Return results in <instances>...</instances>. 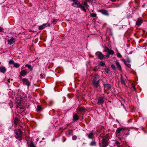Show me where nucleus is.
I'll use <instances>...</instances> for the list:
<instances>
[{"mask_svg": "<svg viewBox=\"0 0 147 147\" xmlns=\"http://www.w3.org/2000/svg\"><path fill=\"white\" fill-rule=\"evenodd\" d=\"M96 70V68H94L93 69V70L94 71H95Z\"/></svg>", "mask_w": 147, "mask_h": 147, "instance_id": "nucleus-46", "label": "nucleus"}, {"mask_svg": "<svg viewBox=\"0 0 147 147\" xmlns=\"http://www.w3.org/2000/svg\"><path fill=\"white\" fill-rule=\"evenodd\" d=\"M73 132V131L72 130H70L69 131V135H72V134Z\"/></svg>", "mask_w": 147, "mask_h": 147, "instance_id": "nucleus-39", "label": "nucleus"}, {"mask_svg": "<svg viewBox=\"0 0 147 147\" xmlns=\"http://www.w3.org/2000/svg\"><path fill=\"white\" fill-rule=\"evenodd\" d=\"M3 29L0 27V32H2Z\"/></svg>", "mask_w": 147, "mask_h": 147, "instance_id": "nucleus-43", "label": "nucleus"}, {"mask_svg": "<svg viewBox=\"0 0 147 147\" xmlns=\"http://www.w3.org/2000/svg\"><path fill=\"white\" fill-rule=\"evenodd\" d=\"M90 16L92 17H95L96 16V14L95 13H92Z\"/></svg>", "mask_w": 147, "mask_h": 147, "instance_id": "nucleus-32", "label": "nucleus"}, {"mask_svg": "<svg viewBox=\"0 0 147 147\" xmlns=\"http://www.w3.org/2000/svg\"><path fill=\"white\" fill-rule=\"evenodd\" d=\"M29 31L30 32H31V30H30Z\"/></svg>", "mask_w": 147, "mask_h": 147, "instance_id": "nucleus-53", "label": "nucleus"}, {"mask_svg": "<svg viewBox=\"0 0 147 147\" xmlns=\"http://www.w3.org/2000/svg\"><path fill=\"white\" fill-rule=\"evenodd\" d=\"M15 120H17V119H16V118L15 119Z\"/></svg>", "mask_w": 147, "mask_h": 147, "instance_id": "nucleus-52", "label": "nucleus"}, {"mask_svg": "<svg viewBox=\"0 0 147 147\" xmlns=\"http://www.w3.org/2000/svg\"><path fill=\"white\" fill-rule=\"evenodd\" d=\"M27 74V71L24 70H22L20 73V75L23 76H25Z\"/></svg>", "mask_w": 147, "mask_h": 147, "instance_id": "nucleus-14", "label": "nucleus"}, {"mask_svg": "<svg viewBox=\"0 0 147 147\" xmlns=\"http://www.w3.org/2000/svg\"><path fill=\"white\" fill-rule=\"evenodd\" d=\"M79 8H80L82 10H83L84 11L86 12V10L84 8V7L81 5V4L80 5V7H79Z\"/></svg>", "mask_w": 147, "mask_h": 147, "instance_id": "nucleus-23", "label": "nucleus"}, {"mask_svg": "<svg viewBox=\"0 0 147 147\" xmlns=\"http://www.w3.org/2000/svg\"><path fill=\"white\" fill-rule=\"evenodd\" d=\"M6 71V69L4 67H0V71L1 72L4 73Z\"/></svg>", "mask_w": 147, "mask_h": 147, "instance_id": "nucleus-18", "label": "nucleus"}, {"mask_svg": "<svg viewBox=\"0 0 147 147\" xmlns=\"http://www.w3.org/2000/svg\"><path fill=\"white\" fill-rule=\"evenodd\" d=\"M102 146L101 147H106L108 144V141L109 139V135L108 134H106L102 137Z\"/></svg>", "mask_w": 147, "mask_h": 147, "instance_id": "nucleus-1", "label": "nucleus"}, {"mask_svg": "<svg viewBox=\"0 0 147 147\" xmlns=\"http://www.w3.org/2000/svg\"><path fill=\"white\" fill-rule=\"evenodd\" d=\"M96 145V142L95 140H93L90 142V146H94Z\"/></svg>", "mask_w": 147, "mask_h": 147, "instance_id": "nucleus-21", "label": "nucleus"}, {"mask_svg": "<svg viewBox=\"0 0 147 147\" xmlns=\"http://www.w3.org/2000/svg\"><path fill=\"white\" fill-rule=\"evenodd\" d=\"M116 65L118 70L119 71H121V67L120 65V64L118 62H116Z\"/></svg>", "mask_w": 147, "mask_h": 147, "instance_id": "nucleus-16", "label": "nucleus"}, {"mask_svg": "<svg viewBox=\"0 0 147 147\" xmlns=\"http://www.w3.org/2000/svg\"><path fill=\"white\" fill-rule=\"evenodd\" d=\"M98 75L97 74H96L94 76L92 82V84L94 88H96L99 86V84L100 82V80L97 81Z\"/></svg>", "mask_w": 147, "mask_h": 147, "instance_id": "nucleus-2", "label": "nucleus"}, {"mask_svg": "<svg viewBox=\"0 0 147 147\" xmlns=\"http://www.w3.org/2000/svg\"><path fill=\"white\" fill-rule=\"evenodd\" d=\"M120 144L119 142L117 141H116L115 142V144L118 146L120 145Z\"/></svg>", "mask_w": 147, "mask_h": 147, "instance_id": "nucleus-35", "label": "nucleus"}, {"mask_svg": "<svg viewBox=\"0 0 147 147\" xmlns=\"http://www.w3.org/2000/svg\"><path fill=\"white\" fill-rule=\"evenodd\" d=\"M45 139L44 138H42V140H44Z\"/></svg>", "mask_w": 147, "mask_h": 147, "instance_id": "nucleus-49", "label": "nucleus"}, {"mask_svg": "<svg viewBox=\"0 0 147 147\" xmlns=\"http://www.w3.org/2000/svg\"><path fill=\"white\" fill-rule=\"evenodd\" d=\"M121 82L122 84H125V82L123 78L122 75H121Z\"/></svg>", "mask_w": 147, "mask_h": 147, "instance_id": "nucleus-22", "label": "nucleus"}, {"mask_svg": "<svg viewBox=\"0 0 147 147\" xmlns=\"http://www.w3.org/2000/svg\"><path fill=\"white\" fill-rule=\"evenodd\" d=\"M97 53L98 54L97 56L99 59L102 60L103 59L105 56L101 52H98Z\"/></svg>", "mask_w": 147, "mask_h": 147, "instance_id": "nucleus-10", "label": "nucleus"}, {"mask_svg": "<svg viewBox=\"0 0 147 147\" xmlns=\"http://www.w3.org/2000/svg\"><path fill=\"white\" fill-rule=\"evenodd\" d=\"M126 132L125 129L124 128H119L116 130V133L120 135H124Z\"/></svg>", "mask_w": 147, "mask_h": 147, "instance_id": "nucleus-4", "label": "nucleus"}, {"mask_svg": "<svg viewBox=\"0 0 147 147\" xmlns=\"http://www.w3.org/2000/svg\"><path fill=\"white\" fill-rule=\"evenodd\" d=\"M105 63L101 61L98 64V66H103L105 65Z\"/></svg>", "mask_w": 147, "mask_h": 147, "instance_id": "nucleus-25", "label": "nucleus"}, {"mask_svg": "<svg viewBox=\"0 0 147 147\" xmlns=\"http://www.w3.org/2000/svg\"><path fill=\"white\" fill-rule=\"evenodd\" d=\"M57 21V20L56 19H54L52 22V23L54 24H55L56 23V22Z\"/></svg>", "mask_w": 147, "mask_h": 147, "instance_id": "nucleus-38", "label": "nucleus"}, {"mask_svg": "<svg viewBox=\"0 0 147 147\" xmlns=\"http://www.w3.org/2000/svg\"><path fill=\"white\" fill-rule=\"evenodd\" d=\"M14 63V61L12 60H11L9 61V63L10 65H13Z\"/></svg>", "mask_w": 147, "mask_h": 147, "instance_id": "nucleus-29", "label": "nucleus"}, {"mask_svg": "<svg viewBox=\"0 0 147 147\" xmlns=\"http://www.w3.org/2000/svg\"><path fill=\"white\" fill-rule=\"evenodd\" d=\"M112 2H115L116 1V0H111Z\"/></svg>", "mask_w": 147, "mask_h": 147, "instance_id": "nucleus-47", "label": "nucleus"}, {"mask_svg": "<svg viewBox=\"0 0 147 147\" xmlns=\"http://www.w3.org/2000/svg\"><path fill=\"white\" fill-rule=\"evenodd\" d=\"M79 116L77 114H75L73 116V120L74 121H76L78 119Z\"/></svg>", "mask_w": 147, "mask_h": 147, "instance_id": "nucleus-19", "label": "nucleus"}, {"mask_svg": "<svg viewBox=\"0 0 147 147\" xmlns=\"http://www.w3.org/2000/svg\"><path fill=\"white\" fill-rule=\"evenodd\" d=\"M40 77L41 78H44V76L42 74H40Z\"/></svg>", "mask_w": 147, "mask_h": 147, "instance_id": "nucleus-42", "label": "nucleus"}, {"mask_svg": "<svg viewBox=\"0 0 147 147\" xmlns=\"http://www.w3.org/2000/svg\"><path fill=\"white\" fill-rule=\"evenodd\" d=\"M94 135V133L91 132L89 134L87 135L88 138L90 139H93V136Z\"/></svg>", "mask_w": 147, "mask_h": 147, "instance_id": "nucleus-13", "label": "nucleus"}, {"mask_svg": "<svg viewBox=\"0 0 147 147\" xmlns=\"http://www.w3.org/2000/svg\"><path fill=\"white\" fill-rule=\"evenodd\" d=\"M142 23V20L140 19H138L136 22V25L139 26Z\"/></svg>", "mask_w": 147, "mask_h": 147, "instance_id": "nucleus-17", "label": "nucleus"}, {"mask_svg": "<svg viewBox=\"0 0 147 147\" xmlns=\"http://www.w3.org/2000/svg\"><path fill=\"white\" fill-rule=\"evenodd\" d=\"M80 3L78 1L75 0L72 3V5L74 7L78 8L80 7Z\"/></svg>", "mask_w": 147, "mask_h": 147, "instance_id": "nucleus-6", "label": "nucleus"}, {"mask_svg": "<svg viewBox=\"0 0 147 147\" xmlns=\"http://www.w3.org/2000/svg\"><path fill=\"white\" fill-rule=\"evenodd\" d=\"M104 102V98L100 97L98 100V103L100 104H102Z\"/></svg>", "mask_w": 147, "mask_h": 147, "instance_id": "nucleus-12", "label": "nucleus"}, {"mask_svg": "<svg viewBox=\"0 0 147 147\" xmlns=\"http://www.w3.org/2000/svg\"><path fill=\"white\" fill-rule=\"evenodd\" d=\"M85 109L82 107L79 108V111H84Z\"/></svg>", "mask_w": 147, "mask_h": 147, "instance_id": "nucleus-33", "label": "nucleus"}, {"mask_svg": "<svg viewBox=\"0 0 147 147\" xmlns=\"http://www.w3.org/2000/svg\"><path fill=\"white\" fill-rule=\"evenodd\" d=\"M22 82L24 84L27 86H29L30 85V82L27 79L24 78L23 79Z\"/></svg>", "mask_w": 147, "mask_h": 147, "instance_id": "nucleus-7", "label": "nucleus"}, {"mask_svg": "<svg viewBox=\"0 0 147 147\" xmlns=\"http://www.w3.org/2000/svg\"><path fill=\"white\" fill-rule=\"evenodd\" d=\"M117 57L119 58L122 57V56L119 53H117Z\"/></svg>", "mask_w": 147, "mask_h": 147, "instance_id": "nucleus-36", "label": "nucleus"}, {"mask_svg": "<svg viewBox=\"0 0 147 147\" xmlns=\"http://www.w3.org/2000/svg\"><path fill=\"white\" fill-rule=\"evenodd\" d=\"M25 66L28 67V68L30 69L31 70H32V69L31 68V66L30 65L26 64L25 65Z\"/></svg>", "mask_w": 147, "mask_h": 147, "instance_id": "nucleus-27", "label": "nucleus"}, {"mask_svg": "<svg viewBox=\"0 0 147 147\" xmlns=\"http://www.w3.org/2000/svg\"><path fill=\"white\" fill-rule=\"evenodd\" d=\"M77 138L76 136H74L72 137V139L73 140H75Z\"/></svg>", "mask_w": 147, "mask_h": 147, "instance_id": "nucleus-40", "label": "nucleus"}, {"mask_svg": "<svg viewBox=\"0 0 147 147\" xmlns=\"http://www.w3.org/2000/svg\"><path fill=\"white\" fill-rule=\"evenodd\" d=\"M105 51L106 52H107L108 51H109V49L107 47H105Z\"/></svg>", "mask_w": 147, "mask_h": 147, "instance_id": "nucleus-34", "label": "nucleus"}, {"mask_svg": "<svg viewBox=\"0 0 147 147\" xmlns=\"http://www.w3.org/2000/svg\"><path fill=\"white\" fill-rule=\"evenodd\" d=\"M104 70H105V71L107 73V74L109 73V69L108 67H105V68Z\"/></svg>", "mask_w": 147, "mask_h": 147, "instance_id": "nucleus-28", "label": "nucleus"}, {"mask_svg": "<svg viewBox=\"0 0 147 147\" xmlns=\"http://www.w3.org/2000/svg\"><path fill=\"white\" fill-rule=\"evenodd\" d=\"M114 54V52L113 50H109V51H108L106 55V57H107L109 58L110 56V55H113Z\"/></svg>", "mask_w": 147, "mask_h": 147, "instance_id": "nucleus-11", "label": "nucleus"}, {"mask_svg": "<svg viewBox=\"0 0 147 147\" xmlns=\"http://www.w3.org/2000/svg\"><path fill=\"white\" fill-rule=\"evenodd\" d=\"M83 4L85 6L89 7V5H88V4L85 2H83Z\"/></svg>", "mask_w": 147, "mask_h": 147, "instance_id": "nucleus-37", "label": "nucleus"}, {"mask_svg": "<svg viewBox=\"0 0 147 147\" xmlns=\"http://www.w3.org/2000/svg\"><path fill=\"white\" fill-rule=\"evenodd\" d=\"M16 102L17 104V107L20 109H24L25 107L24 104L21 103L22 98L20 97H18L16 99Z\"/></svg>", "mask_w": 147, "mask_h": 147, "instance_id": "nucleus-3", "label": "nucleus"}, {"mask_svg": "<svg viewBox=\"0 0 147 147\" xmlns=\"http://www.w3.org/2000/svg\"><path fill=\"white\" fill-rule=\"evenodd\" d=\"M20 66V64L17 63H15L13 64V67L16 68L19 67Z\"/></svg>", "mask_w": 147, "mask_h": 147, "instance_id": "nucleus-24", "label": "nucleus"}, {"mask_svg": "<svg viewBox=\"0 0 147 147\" xmlns=\"http://www.w3.org/2000/svg\"><path fill=\"white\" fill-rule=\"evenodd\" d=\"M47 24V25L48 26H50V24Z\"/></svg>", "mask_w": 147, "mask_h": 147, "instance_id": "nucleus-48", "label": "nucleus"}, {"mask_svg": "<svg viewBox=\"0 0 147 147\" xmlns=\"http://www.w3.org/2000/svg\"><path fill=\"white\" fill-rule=\"evenodd\" d=\"M119 140L121 141V142H122L121 138H119Z\"/></svg>", "mask_w": 147, "mask_h": 147, "instance_id": "nucleus-51", "label": "nucleus"}, {"mask_svg": "<svg viewBox=\"0 0 147 147\" xmlns=\"http://www.w3.org/2000/svg\"><path fill=\"white\" fill-rule=\"evenodd\" d=\"M121 103V105H122L123 106V107L125 109H126L125 108V107L124 106V105H123V104H122V103Z\"/></svg>", "mask_w": 147, "mask_h": 147, "instance_id": "nucleus-45", "label": "nucleus"}, {"mask_svg": "<svg viewBox=\"0 0 147 147\" xmlns=\"http://www.w3.org/2000/svg\"><path fill=\"white\" fill-rule=\"evenodd\" d=\"M132 88L134 90H136V87L134 86H133Z\"/></svg>", "mask_w": 147, "mask_h": 147, "instance_id": "nucleus-44", "label": "nucleus"}, {"mask_svg": "<svg viewBox=\"0 0 147 147\" xmlns=\"http://www.w3.org/2000/svg\"><path fill=\"white\" fill-rule=\"evenodd\" d=\"M111 66L113 70H116V67L114 65H113V64L111 65Z\"/></svg>", "mask_w": 147, "mask_h": 147, "instance_id": "nucleus-31", "label": "nucleus"}, {"mask_svg": "<svg viewBox=\"0 0 147 147\" xmlns=\"http://www.w3.org/2000/svg\"><path fill=\"white\" fill-rule=\"evenodd\" d=\"M8 82H9L10 81H9V79H8Z\"/></svg>", "mask_w": 147, "mask_h": 147, "instance_id": "nucleus-50", "label": "nucleus"}, {"mask_svg": "<svg viewBox=\"0 0 147 147\" xmlns=\"http://www.w3.org/2000/svg\"><path fill=\"white\" fill-rule=\"evenodd\" d=\"M30 147H36L32 142H31L30 144Z\"/></svg>", "mask_w": 147, "mask_h": 147, "instance_id": "nucleus-30", "label": "nucleus"}, {"mask_svg": "<svg viewBox=\"0 0 147 147\" xmlns=\"http://www.w3.org/2000/svg\"><path fill=\"white\" fill-rule=\"evenodd\" d=\"M16 41L15 39L13 37L11 38L9 40H8V44L9 45H11L14 43Z\"/></svg>", "mask_w": 147, "mask_h": 147, "instance_id": "nucleus-9", "label": "nucleus"}, {"mask_svg": "<svg viewBox=\"0 0 147 147\" xmlns=\"http://www.w3.org/2000/svg\"><path fill=\"white\" fill-rule=\"evenodd\" d=\"M98 12H101L102 14L107 16H109V13L105 9L99 10Z\"/></svg>", "mask_w": 147, "mask_h": 147, "instance_id": "nucleus-8", "label": "nucleus"}, {"mask_svg": "<svg viewBox=\"0 0 147 147\" xmlns=\"http://www.w3.org/2000/svg\"><path fill=\"white\" fill-rule=\"evenodd\" d=\"M22 133V131L18 129L17 130L16 132V138H21Z\"/></svg>", "mask_w": 147, "mask_h": 147, "instance_id": "nucleus-5", "label": "nucleus"}, {"mask_svg": "<svg viewBox=\"0 0 147 147\" xmlns=\"http://www.w3.org/2000/svg\"><path fill=\"white\" fill-rule=\"evenodd\" d=\"M47 24H43L42 25L38 27V29L40 30H42L45 28Z\"/></svg>", "mask_w": 147, "mask_h": 147, "instance_id": "nucleus-15", "label": "nucleus"}, {"mask_svg": "<svg viewBox=\"0 0 147 147\" xmlns=\"http://www.w3.org/2000/svg\"><path fill=\"white\" fill-rule=\"evenodd\" d=\"M124 64H125L126 65V66H127L128 67H129V65H127V64H126V61L124 60Z\"/></svg>", "mask_w": 147, "mask_h": 147, "instance_id": "nucleus-41", "label": "nucleus"}, {"mask_svg": "<svg viewBox=\"0 0 147 147\" xmlns=\"http://www.w3.org/2000/svg\"><path fill=\"white\" fill-rule=\"evenodd\" d=\"M37 110L38 111H41L42 110V108L40 105H38L37 106Z\"/></svg>", "mask_w": 147, "mask_h": 147, "instance_id": "nucleus-26", "label": "nucleus"}, {"mask_svg": "<svg viewBox=\"0 0 147 147\" xmlns=\"http://www.w3.org/2000/svg\"><path fill=\"white\" fill-rule=\"evenodd\" d=\"M104 88L108 89H110L111 88V85L108 84H104Z\"/></svg>", "mask_w": 147, "mask_h": 147, "instance_id": "nucleus-20", "label": "nucleus"}]
</instances>
